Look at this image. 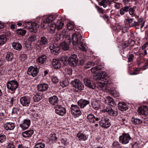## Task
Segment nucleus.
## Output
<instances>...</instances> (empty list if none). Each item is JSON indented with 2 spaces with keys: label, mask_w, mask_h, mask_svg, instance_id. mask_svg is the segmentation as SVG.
<instances>
[{
  "label": "nucleus",
  "mask_w": 148,
  "mask_h": 148,
  "mask_svg": "<svg viewBox=\"0 0 148 148\" xmlns=\"http://www.w3.org/2000/svg\"><path fill=\"white\" fill-rule=\"evenodd\" d=\"M47 59V56L45 55H42L37 59V61L38 62L43 64Z\"/></svg>",
  "instance_id": "7c9ffc66"
},
{
  "label": "nucleus",
  "mask_w": 148,
  "mask_h": 148,
  "mask_svg": "<svg viewBox=\"0 0 148 148\" xmlns=\"http://www.w3.org/2000/svg\"><path fill=\"white\" fill-rule=\"evenodd\" d=\"M45 146V144L41 143H37L35 146L36 148H44Z\"/></svg>",
  "instance_id": "de8ad7c7"
},
{
  "label": "nucleus",
  "mask_w": 148,
  "mask_h": 148,
  "mask_svg": "<svg viewBox=\"0 0 148 148\" xmlns=\"http://www.w3.org/2000/svg\"><path fill=\"white\" fill-rule=\"evenodd\" d=\"M71 84L73 87L79 90L84 89V86L83 84L80 80L77 79H75L71 81Z\"/></svg>",
  "instance_id": "0eeeda50"
},
{
  "label": "nucleus",
  "mask_w": 148,
  "mask_h": 148,
  "mask_svg": "<svg viewBox=\"0 0 148 148\" xmlns=\"http://www.w3.org/2000/svg\"><path fill=\"white\" fill-rule=\"evenodd\" d=\"M133 18H130L126 19V21L130 27H131V25L132 24V23L133 21Z\"/></svg>",
  "instance_id": "052dcab7"
},
{
  "label": "nucleus",
  "mask_w": 148,
  "mask_h": 148,
  "mask_svg": "<svg viewBox=\"0 0 148 148\" xmlns=\"http://www.w3.org/2000/svg\"><path fill=\"white\" fill-rule=\"evenodd\" d=\"M36 40V36L34 35L30 36L28 38V40L31 42L35 41Z\"/></svg>",
  "instance_id": "3c124183"
},
{
  "label": "nucleus",
  "mask_w": 148,
  "mask_h": 148,
  "mask_svg": "<svg viewBox=\"0 0 148 148\" xmlns=\"http://www.w3.org/2000/svg\"><path fill=\"white\" fill-rule=\"evenodd\" d=\"M58 17L56 15L50 14L44 16L41 23V27L45 29L48 27V29L51 32L53 33L56 28V24L51 22Z\"/></svg>",
  "instance_id": "f257e3e1"
},
{
  "label": "nucleus",
  "mask_w": 148,
  "mask_h": 148,
  "mask_svg": "<svg viewBox=\"0 0 148 148\" xmlns=\"http://www.w3.org/2000/svg\"><path fill=\"white\" fill-rule=\"evenodd\" d=\"M67 34L66 31L65 29L63 30L60 34L62 36V37H64L66 36Z\"/></svg>",
  "instance_id": "69168bd1"
},
{
  "label": "nucleus",
  "mask_w": 148,
  "mask_h": 148,
  "mask_svg": "<svg viewBox=\"0 0 148 148\" xmlns=\"http://www.w3.org/2000/svg\"><path fill=\"white\" fill-rule=\"evenodd\" d=\"M60 46L62 49L66 51L68 50L69 49V45L65 42H63L60 44Z\"/></svg>",
  "instance_id": "72a5a7b5"
},
{
  "label": "nucleus",
  "mask_w": 148,
  "mask_h": 148,
  "mask_svg": "<svg viewBox=\"0 0 148 148\" xmlns=\"http://www.w3.org/2000/svg\"><path fill=\"white\" fill-rule=\"evenodd\" d=\"M82 36L80 34L77 33H75L72 34L71 38L72 42L73 45H77L78 43L83 41L82 39Z\"/></svg>",
  "instance_id": "f03ea898"
},
{
  "label": "nucleus",
  "mask_w": 148,
  "mask_h": 148,
  "mask_svg": "<svg viewBox=\"0 0 148 148\" xmlns=\"http://www.w3.org/2000/svg\"><path fill=\"white\" fill-rule=\"evenodd\" d=\"M83 41H81L76 46L79 47V49L83 51H86V45L84 43Z\"/></svg>",
  "instance_id": "473e14b6"
},
{
  "label": "nucleus",
  "mask_w": 148,
  "mask_h": 148,
  "mask_svg": "<svg viewBox=\"0 0 148 148\" xmlns=\"http://www.w3.org/2000/svg\"><path fill=\"white\" fill-rule=\"evenodd\" d=\"M49 101L51 104L53 105H55L58 103V99L57 97L54 95L49 98Z\"/></svg>",
  "instance_id": "5701e85b"
},
{
  "label": "nucleus",
  "mask_w": 148,
  "mask_h": 148,
  "mask_svg": "<svg viewBox=\"0 0 148 148\" xmlns=\"http://www.w3.org/2000/svg\"><path fill=\"white\" fill-rule=\"evenodd\" d=\"M77 136L80 140L85 141L88 138V136L83 133H78L77 134Z\"/></svg>",
  "instance_id": "cd10ccee"
},
{
  "label": "nucleus",
  "mask_w": 148,
  "mask_h": 148,
  "mask_svg": "<svg viewBox=\"0 0 148 148\" xmlns=\"http://www.w3.org/2000/svg\"><path fill=\"white\" fill-rule=\"evenodd\" d=\"M130 43L132 44L131 45V47H133L135 44V42L134 40H130L122 43L120 46L121 48H122V49L125 48L130 44Z\"/></svg>",
  "instance_id": "aec40b11"
},
{
  "label": "nucleus",
  "mask_w": 148,
  "mask_h": 148,
  "mask_svg": "<svg viewBox=\"0 0 148 148\" xmlns=\"http://www.w3.org/2000/svg\"><path fill=\"white\" fill-rule=\"evenodd\" d=\"M6 59L8 61H12L13 58V55L11 52H8L7 53L5 57Z\"/></svg>",
  "instance_id": "c9c22d12"
},
{
  "label": "nucleus",
  "mask_w": 148,
  "mask_h": 148,
  "mask_svg": "<svg viewBox=\"0 0 148 148\" xmlns=\"http://www.w3.org/2000/svg\"><path fill=\"white\" fill-rule=\"evenodd\" d=\"M74 27V25L73 23H69L67 25V28L69 30H71Z\"/></svg>",
  "instance_id": "13d9d810"
},
{
  "label": "nucleus",
  "mask_w": 148,
  "mask_h": 148,
  "mask_svg": "<svg viewBox=\"0 0 148 148\" xmlns=\"http://www.w3.org/2000/svg\"><path fill=\"white\" fill-rule=\"evenodd\" d=\"M71 110L72 114L75 117H78L82 114L79 107L77 105L72 104Z\"/></svg>",
  "instance_id": "7ed1b4c3"
},
{
  "label": "nucleus",
  "mask_w": 148,
  "mask_h": 148,
  "mask_svg": "<svg viewBox=\"0 0 148 148\" xmlns=\"http://www.w3.org/2000/svg\"><path fill=\"white\" fill-rule=\"evenodd\" d=\"M30 145L28 143H24L23 144H20L18 145V148H30Z\"/></svg>",
  "instance_id": "ea45409f"
},
{
  "label": "nucleus",
  "mask_w": 148,
  "mask_h": 148,
  "mask_svg": "<svg viewBox=\"0 0 148 148\" xmlns=\"http://www.w3.org/2000/svg\"><path fill=\"white\" fill-rule=\"evenodd\" d=\"M57 46H58L56 45H54V44H51L49 47V48L51 52V51H52L53 49H54Z\"/></svg>",
  "instance_id": "0e129e2a"
},
{
  "label": "nucleus",
  "mask_w": 148,
  "mask_h": 148,
  "mask_svg": "<svg viewBox=\"0 0 148 148\" xmlns=\"http://www.w3.org/2000/svg\"><path fill=\"white\" fill-rule=\"evenodd\" d=\"M6 138V136L5 135H0V143H3L5 141Z\"/></svg>",
  "instance_id": "4d7b16f0"
},
{
  "label": "nucleus",
  "mask_w": 148,
  "mask_h": 148,
  "mask_svg": "<svg viewBox=\"0 0 148 148\" xmlns=\"http://www.w3.org/2000/svg\"><path fill=\"white\" fill-rule=\"evenodd\" d=\"M68 60L70 66H75L77 65L78 60L76 55H72L70 57L68 58Z\"/></svg>",
  "instance_id": "1a4fd4ad"
},
{
  "label": "nucleus",
  "mask_w": 148,
  "mask_h": 148,
  "mask_svg": "<svg viewBox=\"0 0 148 148\" xmlns=\"http://www.w3.org/2000/svg\"><path fill=\"white\" fill-rule=\"evenodd\" d=\"M38 72V71L37 68L33 66L29 67L27 71V74L29 75L34 77L37 75Z\"/></svg>",
  "instance_id": "9b49d317"
},
{
  "label": "nucleus",
  "mask_w": 148,
  "mask_h": 148,
  "mask_svg": "<svg viewBox=\"0 0 148 148\" xmlns=\"http://www.w3.org/2000/svg\"><path fill=\"white\" fill-rule=\"evenodd\" d=\"M26 28L30 32L36 33L37 31L38 25L34 22H28L25 23Z\"/></svg>",
  "instance_id": "39448f33"
},
{
  "label": "nucleus",
  "mask_w": 148,
  "mask_h": 148,
  "mask_svg": "<svg viewBox=\"0 0 148 148\" xmlns=\"http://www.w3.org/2000/svg\"><path fill=\"white\" fill-rule=\"evenodd\" d=\"M118 107L119 110L121 111H125L128 109L127 105L124 102H119Z\"/></svg>",
  "instance_id": "4be33fe9"
},
{
  "label": "nucleus",
  "mask_w": 148,
  "mask_h": 148,
  "mask_svg": "<svg viewBox=\"0 0 148 148\" xmlns=\"http://www.w3.org/2000/svg\"><path fill=\"white\" fill-rule=\"evenodd\" d=\"M30 101V98L28 97L23 96L20 99V103L23 106H29Z\"/></svg>",
  "instance_id": "9d476101"
},
{
  "label": "nucleus",
  "mask_w": 148,
  "mask_h": 148,
  "mask_svg": "<svg viewBox=\"0 0 148 148\" xmlns=\"http://www.w3.org/2000/svg\"><path fill=\"white\" fill-rule=\"evenodd\" d=\"M68 59V58L66 56H62L61 57L59 60L62 62V65L63 66L66 64V62H67Z\"/></svg>",
  "instance_id": "37998d69"
},
{
  "label": "nucleus",
  "mask_w": 148,
  "mask_h": 148,
  "mask_svg": "<svg viewBox=\"0 0 148 148\" xmlns=\"http://www.w3.org/2000/svg\"><path fill=\"white\" fill-rule=\"evenodd\" d=\"M99 5H100L101 6H103V7L104 8H106L107 7L106 5V4L104 1V0H102L99 3Z\"/></svg>",
  "instance_id": "e2e57ef3"
},
{
  "label": "nucleus",
  "mask_w": 148,
  "mask_h": 148,
  "mask_svg": "<svg viewBox=\"0 0 148 148\" xmlns=\"http://www.w3.org/2000/svg\"><path fill=\"white\" fill-rule=\"evenodd\" d=\"M26 31L21 29H19L16 31L17 33L20 35L24 36L26 33Z\"/></svg>",
  "instance_id": "49530a36"
},
{
  "label": "nucleus",
  "mask_w": 148,
  "mask_h": 148,
  "mask_svg": "<svg viewBox=\"0 0 148 148\" xmlns=\"http://www.w3.org/2000/svg\"><path fill=\"white\" fill-rule=\"evenodd\" d=\"M55 110L56 114L61 116H63L66 113L65 109L59 105H57Z\"/></svg>",
  "instance_id": "4468645a"
},
{
  "label": "nucleus",
  "mask_w": 148,
  "mask_h": 148,
  "mask_svg": "<svg viewBox=\"0 0 148 148\" xmlns=\"http://www.w3.org/2000/svg\"><path fill=\"white\" fill-rule=\"evenodd\" d=\"M97 77L100 79L105 78L107 76L106 73L103 71H98L97 72Z\"/></svg>",
  "instance_id": "2f4dec72"
},
{
  "label": "nucleus",
  "mask_w": 148,
  "mask_h": 148,
  "mask_svg": "<svg viewBox=\"0 0 148 148\" xmlns=\"http://www.w3.org/2000/svg\"><path fill=\"white\" fill-rule=\"evenodd\" d=\"M99 86L100 88V89L104 91H105V90L106 89V85L104 83L100 84Z\"/></svg>",
  "instance_id": "864d4df0"
},
{
  "label": "nucleus",
  "mask_w": 148,
  "mask_h": 148,
  "mask_svg": "<svg viewBox=\"0 0 148 148\" xmlns=\"http://www.w3.org/2000/svg\"><path fill=\"white\" fill-rule=\"evenodd\" d=\"M100 118L101 120L100 122L103 124L102 126L106 128L109 127L110 125V123L108 119L105 116L101 117V116H100Z\"/></svg>",
  "instance_id": "2eb2a0df"
},
{
  "label": "nucleus",
  "mask_w": 148,
  "mask_h": 148,
  "mask_svg": "<svg viewBox=\"0 0 148 148\" xmlns=\"http://www.w3.org/2000/svg\"><path fill=\"white\" fill-rule=\"evenodd\" d=\"M136 8V6H134L132 8H130L129 7V10L128 12L130 15L134 16V15H135L134 14V12Z\"/></svg>",
  "instance_id": "c03bdc74"
},
{
  "label": "nucleus",
  "mask_w": 148,
  "mask_h": 148,
  "mask_svg": "<svg viewBox=\"0 0 148 148\" xmlns=\"http://www.w3.org/2000/svg\"><path fill=\"white\" fill-rule=\"evenodd\" d=\"M110 115L112 116H116L118 114V112L115 111L112 108H109L108 112Z\"/></svg>",
  "instance_id": "e433bc0d"
},
{
  "label": "nucleus",
  "mask_w": 148,
  "mask_h": 148,
  "mask_svg": "<svg viewBox=\"0 0 148 148\" xmlns=\"http://www.w3.org/2000/svg\"><path fill=\"white\" fill-rule=\"evenodd\" d=\"M138 111L141 115H147L148 114V107L147 106H144L139 107Z\"/></svg>",
  "instance_id": "f3484780"
},
{
  "label": "nucleus",
  "mask_w": 148,
  "mask_h": 148,
  "mask_svg": "<svg viewBox=\"0 0 148 148\" xmlns=\"http://www.w3.org/2000/svg\"><path fill=\"white\" fill-rule=\"evenodd\" d=\"M51 79L52 81L54 83L56 84L59 81L58 78L55 75H52L51 77Z\"/></svg>",
  "instance_id": "603ef678"
},
{
  "label": "nucleus",
  "mask_w": 148,
  "mask_h": 148,
  "mask_svg": "<svg viewBox=\"0 0 148 148\" xmlns=\"http://www.w3.org/2000/svg\"><path fill=\"white\" fill-rule=\"evenodd\" d=\"M18 86V84L15 80H11L7 82V88L12 91H14L17 88Z\"/></svg>",
  "instance_id": "20e7f679"
},
{
  "label": "nucleus",
  "mask_w": 148,
  "mask_h": 148,
  "mask_svg": "<svg viewBox=\"0 0 148 148\" xmlns=\"http://www.w3.org/2000/svg\"><path fill=\"white\" fill-rule=\"evenodd\" d=\"M87 119L89 122L92 123H96L100 120V115H97L95 116L92 114H90L88 115Z\"/></svg>",
  "instance_id": "6e6552de"
},
{
  "label": "nucleus",
  "mask_w": 148,
  "mask_h": 148,
  "mask_svg": "<svg viewBox=\"0 0 148 148\" xmlns=\"http://www.w3.org/2000/svg\"><path fill=\"white\" fill-rule=\"evenodd\" d=\"M48 40L47 38L45 37H42L41 38L40 40V44L42 46L47 45L48 43Z\"/></svg>",
  "instance_id": "c85d7f7f"
},
{
  "label": "nucleus",
  "mask_w": 148,
  "mask_h": 148,
  "mask_svg": "<svg viewBox=\"0 0 148 148\" xmlns=\"http://www.w3.org/2000/svg\"><path fill=\"white\" fill-rule=\"evenodd\" d=\"M95 8L99 13L103 14L104 13V11L102 8L97 5H95Z\"/></svg>",
  "instance_id": "5fc2aeb1"
},
{
  "label": "nucleus",
  "mask_w": 148,
  "mask_h": 148,
  "mask_svg": "<svg viewBox=\"0 0 148 148\" xmlns=\"http://www.w3.org/2000/svg\"><path fill=\"white\" fill-rule=\"evenodd\" d=\"M129 10V7L125 6L121 8L120 10V13L121 15H123L125 13L127 12Z\"/></svg>",
  "instance_id": "c756f323"
},
{
  "label": "nucleus",
  "mask_w": 148,
  "mask_h": 148,
  "mask_svg": "<svg viewBox=\"0 0 148 148\" xmlns=\"http://www.w3.org/2000/svg\"><path fill=\"white\" fill-rule=\"evenodd\" d=\"M59 50L60 48L58 46H57L51 51V53L53 54L56 55L59 53Z\"/></svg>",
  "instance_id": "09e8293b"
},
{
  "label": "nucleus",
  "mask_w": 148,
  "mask_h": 148,
  "mask_svg": "<svg viewBox=\"0 0 148 148\" xmlns=\"http://www.w3.org/2000/svg\"><path fill=\"white\" fill-rule=\"evenodd\" d=\"M5 129L7 130H12L15 127V124L14 123L7 122L4 125Z\"/></svg>",
  "instance_id": "412c9836"
},
{
  "label": "nucleus",
  "mask_w": 148,
  "mask_h": 148,
  "mask_svg": "<svg viewBox=\"0 0 148 148\" xmlns=\"http://www.w3.org/2000/svg\"><path fill=\"white\" fill-rule=\"evenodd\" d=\"M113 146L114 148H119L120 147V145L117 142L114 143Z\"/></svg>",
  "instance_id": "680f3d73"
},
{
  "label": "nucleus",
  "mask_w": 148,
  "mask_h": 148,
  "mask_svg": "<svg viewBox=\"0 0 148 148\" xmlns=\"http://www.w3.org/2000/svg\"><path fill=\"white\" fill-rule=\"evenodd\" d=\"M52 64L54 69H59L63 66L62 62L56 59H53Z\"/></svg>",
  "instance_id": "ddd939ff"
},
{
  "label": "nucleus",
  "mask_w": 148,
  "mask_h": 148,
  "mask_svg": "<svg viewBox=\"0 0 148 148\" xmlns=\"http://www.w3.org/2000/svg\"><path fill=\"white\" fill-rule=\"evenodd\" d=\"M19 113L20 111L18 108L15 107L13 108L12 113L13 117L16 118L18 117Z\"/></svg>",
  "instance_id": "a878e982"
},
{
  "label": "nucleus",
  "mask_w": 148,
  "mask_h": 148,
  "mask_svg": "<svg viewBox=\"0 0 148 148\" xmlns=\"http://www.w3.org/2000/svg\"><path fill=\"white\" fill-rule=\"evenodd\" d=\"M32 117L34 120H36L38 119L39 116L38 112H33L32 114Z\"/></svg>",
  "instance_id": "8fccbe9b"
},
{
  "label": "nucleus",
  "mask_w": 148,
  "mask_h": 148,
  "mask_svg": "<svg viewBox=\"0 0 148 148\" xmlns=\"http://www.w3.org/2000/svg\"><path fill=\"white\" fill-rule=\"evenodd\" d=\"M34 133V130H30L23 132L22 135L23 137L26 138L31 137L33 134Z\"/></svg>",
  "instance_id": "b1692460"
},
{
  "label": "nucleus",
  "mask_w": 148,
  "mask_h": 148,
  "mask_svg": "<svg viewBox=\"0 0 148 148\" xmlns=\"http://www.w3.org/2000/svg\"><path fill=\"white\" fill-rule=\"evenodd\" d=\"M132 122L135 124L138 125L142 123V121L140 119L133 117L132 119Z\"/></svg>",
  "instance_id": "58836bf2"
},
{
  "label": "nucleus",
  "mask_w": 148,
  "mask_h": 148,
  "mask_svg": "<svg viewBox=\"0 0 148 148\" xmlns=\"http://www.w3.org/2000/svg\"><path fill=\"white\" fill-rule=\"evenodd\" d=\"M61 37H62V36L60 34H57L55 36V38L56 40L58 41L60 39Z\"/></svg>",
  "instance_id": "774afa93"
},
{
  "label": "nucleus",
  "mask_w": 148,
  "mask_h": 148,
  "mask_svg": "<svg viewBox=\"0 0 148 148\" xmlns=\"http://www.w3.org/2000/svg\"><path fill=\"white\" fill-rule=\"evenodd\" d=\"M100 68L98 66H96L94 68H92L91 69V71L92 73H94L97 71L98 70H100Z\"/></svg>",
  "instance_id": "bf43d9fd"
},
{
  "label": "nucleus",
  "mask_w": 148,
  "mask_h": 148,
  "mask_svg": "<svg viewBox=\"0 0 148 148\" xmlns=\"http://www.w3.org/2000/svg\"><path fill=\"white\" fill-rule=\"evenodd\" d=\"M58 21L56 24V28L57 30H59L61 29L62 28L64 24V23L60 19H58Z\"/></svg>",
  "instance_id": "bb28decb"
},
{
  "label": "nucleus",
  "mask_w": 148,
  "mask_h": 148,
  "mask_svg": "<svg viewBox=\"0 0 148 148\" xmlns=\"http://www.w3.org/2000/svg\"><path fill=\"white\" fill-rule=\"evenodd\" d=\"M58 135H57L56 134H51L50 135V140H51L52 142H53L57 139L58 138Z\"/></svg>",
  "instance_id": "4c0bfd02"
},
{
  "label": "nucleus",
  "mask_w": 148,
  "mask_h": 148,
  "mask_svg": "<svg viewBox=\"0 0 148 148\" xmlns=\"http://www.w3.org/2000/svg\"><path fill=\"white\" fill-rule=\"evenodd\" d=\"M140 24L139 23L137 22H136L135 21H134L133 23H132V24L131 25V27H134V26H138L140 25Z\"/></svg>",
  "instance_id": "338daca9"
},
{
  "label": "nucleus",
  "mask_w": 148,
  "mask_h": 148,
  "mask_svg": "<svg viewBox=\"0 0 148 148\" xmlns=\"http://www.w3.org/2000/svg\"><path fill=\"white\" fill-rule=\"evenodd\" d=\"M120 143L123 144H126L128 143L131 139L130 136L128 133H123L119 138Z\"/></svg>",
  "instance_id": "423d86ee"
},
{
  "label": "nucleus",
  "mask_w": 148,
  "mask_h": 148,
  "mask_svg": "<svg viewBox=\"0 0 148 148\" xmlns=\"http://www.w3.org/2000/svg\"><path fill=\"white\" fill-rule=\"evenodd\" d=\"M27 56L25 54H22L20 56V58L21 60L23 62L27 59Z\"/></svg>",
  "instance_id": "6e6d98bb"
},
{
  "label": "nucleus",
  "mask_w": 148,
  "mask_h": 148,
  "mask_svg": "<svg viewBox=\"0 0 148 148\" xmlns=\"http://www.w3.org/2000/svg\"><path fill=\"white\" fill-rule=\"evenodd\" d=\"M64 73L66 75H71L72 74V70L69 68H66L64 69Z\"/></svg>",
  "instance_id": "a18cd8bd"
},
{
  "label": "nucleus",
  "mask_w": 148,
  "mask_h": 148,
  "mask_svg": "<svg viewBox=\"0 0 148 148\" xmlns=\"http://www.w3.org/2000/svg\"><path fill=\"white\" fill-rule=\"evenodd\" d=\"M84 83L85 85L88 88L92 89L95 88V84L88 78H85L84 79Z\"/></svg>",
  "instance_id": "f8f14e48"
},
{
  "label": "nucleus",
  "mask_w": 148,
  "mask_h": 148,
  "mask_svg": "<svg viewBox=\"0 0 148 148\" xmlns=\"http://www.w3.org/2000/svg\"><path fill=\"white\" fill-rule=\"evenodd\" d=\"M89 103V101L84 99H81L77 102L78 105L80 108H84Z\"/></svg>",
  "instance_id": "6ab92c4d"
},
{
  "label": "nucleus",
  "mask_w": 148,
  "mask_h": 148,
  "mask_svg": "<svg viewBox=\"0 0 148 148\" xmlns=\"http://www.w3.org/2000/svg\"><path fill=\"white\" fill-rule=\"evenodd\" d=\"M7 38L5 35H0V44H2L7 41Z\"/></svg>",
  "instance_id": "a19ab883"
},
{
  "label": "nucleus",
  "mask_w": 148,
  "mask_h": 148,
  "mask_svg": "<svg viewBox=\"0 0 148 148\" xmlns=\"http://www.w3.org/2000/svg\"><path fill=\"white\" fill-rule=\"evenodd\" d=\"M104 101L105 103L109 105L113 106L115 104V102L113 99L110 96L106 97Z\"/></svg>",
  "instance_id": "393cba45"
},
{
  "label": "nucleus",
  "mask_w": 148,
  "mask_h": 148,
  "mask_svg": "<svg viewBox=\"0 0 148 148\" xmlns=\"http://www.w3.org/2000/svg\"><path fill=\"white\" fill-rule=\"evenodd\" d=\"M49 86L47 84L44 83L40 84L37 86V89L38 91L43 92L46 90L48 88Z\"/></svg>",
  "instance_id": "a211bd4d"
},
{
  "label": "nucleus",
  "mask_w": 148,
  "mask_h": 148,
  "mask_svg": "<svg viewBox=\"0 0 148 148\" xmlns=\"http://www.w3.org/2000/svg\"><path fill=\"white\" fill-rule=\"evenodd\" d=\"M42 99L41 97L39 95L37 94L35 95L33 97L34 101L35 102H38Z\"/></svg>",
  "instance_id": "79ce46f5"
},
{
  "label": "nucleus",
  "mask_w": 148,
  "mask_h": 148,
  "mask_svg": "<svg viewBox=\"0 0 148 148\" xmlns=\"http://www.w3.org/2000/svg\"><path fill=\"white\" fill-rule=\"evenodd\" d=\"M12 46L15 49L18 50H21L22 47V46L21 44L15 42L13 43Z\"/></svg>",
  "instance_id": "f704fd0d"
},
{
  "label": "nucleus",
  "mask_w": 148,
  "mask_h": 148,
  "mask_svg": "<svg viewBox=\"0 0 148 148\" xmlns=\"http://www.w3.org/2000/svg\"><path fill=\"white\" fill-rule=\"evenodd\" d=\"M30 124L29 119H24L23 122L20 124V127L23 130H25L28 128Z\"/></svg>",
  "instance_id": "dca6fc26"
}]
</instances>
